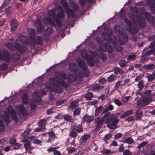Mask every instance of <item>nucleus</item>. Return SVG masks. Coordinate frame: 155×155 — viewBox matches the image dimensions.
Wrapping results in <instances>:
<instances>
[{"mask_svg":"<svg viewBox=\"0 0 155 155\" xmlns=\"http://www.w3.org/2000/svg\"><path fill=\"white\" fill-rule=\"evenodd\" d=\"M81 57L86 61L90 67H92L95 66V61L93 58H95L96 55L94 52H92L90 55H89L85 51L82 50L81 52Z\"/></svg>","mask_w":155,"mask_h":155,"instance_id":"1","label":"nucleus"},{"mask_svg":"<svg viewBox=\"0 0 155 155\" xmlns=\"http://www.w3.org/2000/svg\"><path fill=\"white\" fill-rule=\"evenodd\" d=\"M119 120V119L116 117H110L105 121V123L107 124V127L112 129H115L117 128V124Z\"/></svg>","mask_w":155,"mask_h":155,"instance_id":"2","label":"nucleus"},{"mask_svg":"<svg viewBox=\"0 0 155 155\" xmlns=\"http://www.w3.org/2000/svg\"><path fill=\"white\" fill-rule=\"evenodd\" d=\"M107 118L104 115L101 118L99 117H96L95 118L94 120L95 123L96 124L95 130L96 131H98L100 130L102 127L105 120Z\"/></svg>","mask_w":155,"mask_h":155,"instance_id":"3","label":"nucleus"},{"mask_svg":"<svg viewBox=\"0 0 155 155\" xmlns=\"http://www.w3.org/2000/svg\"><path fill=\"white\" fill-rule=\"evenodd\" d=\"M58 9L60 12L58 13L54 20L58 26L61 27L62 26V24L59 18L63 19L64 17V13L63 9L61 6L59 7Z\"/></svg>","mask_w":155,"mask_h":155,"instance_id":"4","label":"nucleus"},{"mask_svg":"<svg viewBox=\"0 0 155 155\" xmlns=\"http://www.w3.org/2000/svg\"><path fill=\"white\" fill-rule=\"evenodd\" d=\"M49 82L52 84L53 86L55 87V88H54L52 90H51V92H55L57 93H61L62 92V88L61 87H59L58 84H55V81H56V80L55 79V78H50L49 79Z\"/></svg>","mask_w":155,"mask_h":155,"instance_id":"5","label":"nucleus"},{"mask_svg":"<svg viewBox=\"0 0 155 155\" xmlns=\"http://www.w3.org/2000/svg\"><path fill=\"white\" fill-rule=\"evenodd\" d=\"M102 36L104 40L106 41L114 42L113 41L115 37L113 35L112 31L111 30L110 31L107 30L106 31L103 32L102 33Z\"/></svg>","mask_w":155,"mask_h":155,"instance_id":"6","label":"nucleus"},{"mask_svg":"<svg viewBox=\"0 0 155 155\" xmlns=\"http://www.w3.org/2000/svg\"><path fill=\"white\" fill-rule=\"evenodd\" d=\"M14 48L21 54L27 53L28 48L24 45H22L17 41L14 42Z\"/></svg>","mask_w":155,"mask_h":155,"instance_id":"7","label":"nucleus"},{"mask_svg":"<svg viewBox=\"0 0 155 155\" xmlns=\"http://www.w3.org/2000/svg\"><path fill=\"white\" fill-rule=\"evenodd\" d=\"M77 62L80 68L84 71L85 75L88 76L89 74V71L84 61L81 58H78L77 59Z\"/></svg>","mask_w":155,"mask_h":155,"instance_id":"8","label":"nucleus"},{"mask_svg":"<svg viewBox=\"0 0 155 155\" xmlns=\"http://www.w3.org/2000/svg\"><path fill=\"white\" fill-rule=\"evenodd\" d=\"M6 112L7 113V114L11 115L12 119L15 122L17 123L18 121V117L16 115V111L12 106L11 105L8 106Z\"/></svg>","mask_w":155,"mask_h":155,"instance_id":"9","label":"nucleus"},{"mask_svg":"<svg viewBox=\"0 0 155 155\" xmlns=\"http://www.w3.org/2000/svg\"><path fill=\"white\" fill-rule=\"evenodd\" d=\"M47 123L46 120L43 119L40 120L38 123V125L39 127L35 130V132H39L44 131L45 130V125Z\"/></svg>","mask_w":155,"mask_h":155,"instance_id":"10","label":"nucleus"},{"mask_svg":"<svg viewBox=\"0 0 155 155\" xmlns=\"http://www.w3.org/2000/svg\"><path fill=\"white\" fill-rule=\"evenodd\" d=\"M11 54L7 50H4L3 54H0V58L6 62L8 63L10 61Z\"/></svg>","mask_w":155,"mask_h":155,"instance_id":"11","label":"nucleus"},{"mask_svg":"<svg viewBox=\"0 0 155 155\" xmlns=\"http://www.w3.org/2000/svg\"><path fill=\"white\" fill-rule=\"evenodd\" d=\"M114 109L113 106L111 104H109L107 106H104L102 111L101 114H104V115L107 117H108L110 114V111L113 110Z\"/></svg>","mask_w":155,"mask_h":155,"instance_id":"12","label":"nucleus"},{"mask_svg":"<svg viewBox=\"0 0 155 155\" xmlns=\"http://www.w3.org/2000/svg\"><path fill=\"white\" fill-rule=\"evenodd\" d=\"M150 99L146 97H141L137 103V106L139 107H144L148 104L150 101Z\"/></svg>","mask_w":155,"mask_h":155,"instance_id":"13","label":"nucleus"},{"mask_svg":"<svg viewBox=\"0 0 155 155\" xmlns=\"http://www.w3.org/2000/svg\"><path fill=\"white\" fill-rule=\"evenodd\" d=\"M54 75H55V79L57 78L58 80L60 79L59 77L63 80H66L67 79V76L66 73L63 71H56L54 72Z\"/></svg>","mask_w":155,"mask_h":155,"instance_id":"14","label":"nucleus"},{"mask_svg":"<svg viewBox=\"0 0 155 155\" xmlns=\"http://www.w3.org/2000/svg\"><path fill=\"white\" fill-rule=\"evenodd\" d=\"M136 21L141 28H144L145 27L146 23L145 20L142 18L141 15L137 16Z\"/></svg>","mask_w":155,"mask_h":155,"instance_id":"15","label":"nucleus"},{"mask_svg":"<svg viewBox=\"0 0 155 155\" xmlns=\"http://www.w3.org/2000/svg\"><path fill=\"white\" fill-rule=\"evenodd\" d=\"M146 19L150 24L153 25L155 24L154 18L150 15L148 12H146L145 13Z\"/></svg>","mask_w":155,"mask_h":155,"instance_id":"16","label":"nucleus"},{"mask_svg":"<svg viewBox=\"0 0 155 155\" xmlns=\"http://www.w3.org/2000/svg\"><path fill=\"white\" fill-rule=\"evenodd\" d=\"M94 116L93 115L89 116L88 115H84L83 117L82 121L83 122H86L87 123L90 124L94 119Z\"/></svg>","mask_w":155,"mask_h":155,"instance_id":"17","label":"nucleus"},{"mask_svg":"<svg viewBox=\"0 0 155 155\" xmlns=\"http://www.w3.org/2000/svg\"><path fill=\"white\" fill-rule=\"evenodd\" d=\"M17 108L19 110L21 115L25 116H27L28 112L22 104H21L20 105H17Z\"/></svg>","mask_w":155,"mask_h":155,"instance_id":"18","label":"nucleus"},{"mask_svg":"<svg viewBox=\"0 0 155 155\" xmlns=\"http://www.w3.org/2000/svg\"><path fill=\"white\" fill-rule=\"evenodd\" d=\"M36 24L37 25V32L41 33L44 29V27L42 25V22L40 20L38 19L36 21Z\"/></svg>","mask_w":155,"mask_h":155,"instance_id":"19","label":"nucleus"},{"mask_svg":"<svg viewBox=\"0 0 155 155\" xmlns=\"http://www.w3.org/2000/svg\"><path fill=\"white\" fill-rule=\"evenodd\" d=\"M69 68L72 72H74L75 73L78 71V68L77 64L74 62H72L70 63Z\"/></svg>","mask_w":155,"mask_h":155,"instance_id":"20","label":"nucleus"},{"mask_svg":"<svg viewBox=\"0 0 155 155\" xmlns=\"http://www.w3.org/2000/svg\"><path fill=\"white\" fill-rule=\"evenodd\" d=\"M90 137V136L89 134H86L82 135L80 140V144L84 145Z\"/></svg>","mask_w":155,"mask_h":155,"instance_id":"21","label":"nucleus"},{"mask_svg":"<svg viewBox=\"0 0 155 155\" xmlns=\"http://www.w3.org/2000/svg\"><path fill=\"white\" fill-rule=\"evenodd\" d=\"M10 26L12 31H14L17 29L18 26V21L16 20H12L11 22Z\"/></svg>","mask_w":155,"mask_h":155,"instance_id":"22","label":"nucleus"},{"mask_svg":"<svg viewBox=\"0 0 155 155\" xmlns=\"http://www.w3.org/2000/svg\"><path fill=\"white\" fill-rule=\"evenodd\" d=\"M143 113V111L141 109L138 108L135 112L136 120H140L142 117Z\"/></svg>","mask_w":155,"mask_h":155,"instance_id":"23","label":"nucleus"},{"mask_svg":"<svg viewBox=\"0 0 155 155\" xmlns=\"http://www.w3.org/2000/svg\"><path fill=\"white\" fill-rule=\"evenodd\" d=\"M72 127L78 133H80L83 131V127L81 124L78 125H74Z\"/></svg>","mask_w":155,"mask_h":155,"instance_id":"24","label":"nucleus"},{"mask_svg":"<svg viewBox=\"0 0 155 155\" xmlns=\"http://www.w3.org/2000/svg\"><path fill=\"white\" fill-rule=\"evenodd\" d=\"M21 58V55L18 53L13 54L11 56V60L13 62H18Z\"/></svg>","mask_w":155,"mask_h":155,"instance_id":"25","label":"nucleus"},{"mask_svg":"<svg viewBox=\"0 0 155 155\" xmlns=\"http://www.w3.org/2000/svg\"><path fill=\"white\" fill-rule=\"evenodd\" d=\"M19 40L25 45H27L30 42L29 39L24 35H20L19 36Z\"/></svg>","mask_w":155,"mask_h":155,"instance_id":"26","label":"nucleus"},{"mask_svg":"<svg viewBox=\"0 0 155 155\" xmlns=\"http://www.w3.org/2000/svg\"><path fill=\"white\" fill-rule=\"evenodd\" d=\"M67 78L69 83L75 82L77 79V77L72 74H69L68 75Z\"/></svg>","mask_w":155,"mask_h":155,"instance_id":"27","label":"nucleus"},{"mask_svg":"<svg viewBox=\"0 0 155 155\" xmlns=\"http://www.w3.org/2000/svg\"><path fill=\"white\" fill-rule=\"evenodd\" d=\"M53 32V29L51 27H48L44 31V35L47 37L50 35Z\"/></svg>","mask_w":155,"mask_h":155,"instance_id":"28","label":"nucleus"},{"mask_svg":"<svg viewBox=\"0 0 155 155\" xmlns=\"http://www.w3.org/2000/svg\"><path fill=\"white\" fill-rule=\"evenodd\" d=\"M55 82L59 84L61 86L64 88H68L69 87L68 84L67 83H66L63 80H61L59 81L56 80Z\"/></svg>","mask_w":155,"mask_h":155,"instance_id":"29","label":"nucleus"},{"mask_svg":"<svg viewBox=\"0 0 155 155\" xmlns=\"http://www.w3.org/2000/svg\"><path fill=\"white\" fill-rule=\"evenodd\" d=\"M21 100L23 104H28L29 98L27 94L25 93L23 94L22 97H21Z\"/></svg>","mask_w":155,"mask_h":155,"instance_id":"30","label":"nucleus"},{"mask_svg":"<svg viewBox=\"0 0 155 155\" xmlns=\"http://www.w3.org/2000/svg\"><path fill=\"white\" fill-rule=\"evenodd\" d=\"M24 142L25 143L24 144V147L25 148L27 151H29L31 150L30 142L29 140L27 139L25 140H24Z\"/></svg>","mask_w":155,"mask_h":155,"instance_id":"31","label":"nucleus"},{"mask_svg":"<svg viewBox=\"0 0 155 155\" xmlns=\"http://www.w3.org/2000/svg\"><path fill=\"white\" fill-rule=\"evenodd\" d=\"M133 113V111L132 110H127L120 116V118H124L132 114Z\"/></svg>","mask_w":155,"mask_h":155,"instance_id":"32","label":"nucleus"},{"mask_svg":"<svg viewBox=\"0 0 155 155\" xmlns=\"http://www.w3.org/2000/svg\"><path fill=\"white\" fill-rule=\"evenodd\" d=\"M66 12L69 16L72 18H74L75 16V12L71 8H68L66 11Z\"/></svg>","mask_w":155,"mask_h":155,"instance_id":"33","label":"nucleus"},{"mask_svg":"<svg viewBox=\"0 0 155 155\" xmlns=\"http://www.w3.org/2000/svg\"><path fill=\"white\" fill-rule=\"evenodd\" d=\"M71 130L70 131L69 136L70 137L75 138L78 136L77 133L72 127L71 128Z\"/></svg>","mask_w":155,"mask_h":155,"instance_id":"34","label":"nucleus"},{"mask_svg":"<svg viewBox=\"0 0 155 155\" xmlns=\"http://www.w3.org/2000/svg\"><path fill=\"white\" fill-rule=\"evenodd\" d=\"M104 108L103 105H100L96 108L95 110L94 116H97L102 111Z\"/></svg>","mask_w":155,"mask_h":155,"instance_id":"35","label":"nucleus"},{"mask_svg":"<svg viewBox=\"0 0 155 155\" xmlns=\"http://www.w3.org/2000/svg\"><path fill=\"white\" fill-rule=\"evenodd\" d=\"M63 117L64 120L67 122H71L73 120V119L71 116L68 114L64 115Z\"/></svg>","mask_w":155,"mask_h":155,"instance_id":"36","label":"nucleus"},{"mask_svg":"<svg viewBox=\"0 0 155 155\" xmlns=\"http://www.w3.org/2000/svg\"><path fill=\"white\" fill-rule=\"evenodd\" d=\"M5 46L10 51H13L14 48V45L12 42H8L5 44Z\"/></svg>","mask_w":155,"mask_h":155,"instance_id":"37","label":"nucleus"},{"mask_svg":"<svg viewBox=\"0 0 155 155\" xmlns=\"http://www.w3.org/2000/svg\"><path fill=\"white\" fill-rule=\"evenodd\" d=\"M35 40L37 45H42L43 41L42 37L41 35L37 36Z\"/></svg>","mask_w":155,"mask_h":155,"instance_id":"38","label":"nucleus"},{"mask_svg":"<svg viewBox=\"0 0 155 155\" xmlns=\"http://www.w3.org/2000/svg\"><path fill=\"white\" fill-rule=\"evenodd\" d=\"M146 78H147V81L150 82L155 79V75L153 73L152 74H148V75L146 76Z\"/></svg>","mask_w":155,"mask_h":155,"instance_id":"39","label":"nucleus"},{"mask_svg":"<svg viewBox=\"0 0 155 155\" xmlns=\"http://www.w3.org/2000/svg\"><path fill=\"white\" fill-rule=\"evenodd\" d=\"M8 64L5 63H3L0 65V70L1 71H5L8 68Z\"/></svg>","mask_w":155,"mask_h":155,"instance_id":"40","label":"nucleus"},{"mask_svg":"<svg viewBox=\"0 0 155 155\" xmlns=\"http://www.w3.org/2000/svg\"><path fill=\"white\" fill-rule=\"evenodd\" d=\"M32 96L33 97L34 99H35L36 97H37L39 98V99L38 100H35V101L36 102H39L40 101H41V97L40 95H39V94L37 92L35 91L34 92H33L32 94Z\"/></svg>","mask_w":155,"mask_h":155,"instance_id":"41","label":"nucleus"},{"mask_svg":"<svg viewBox=\"0 0 155 155\" xmlns=\"http://www.w3.org/2000/svg\"><path fill=\"white\" fill-rule=\"evenodd\" d=\"M101 153L104 155H109L110 154L112 153L111 150L106 148H103V150L101 151Z\"/></svg>","mask_w":155,"mask_h":155,"instance_id":"42","label":"nucleus"},{"mask_svg":"<svg viewBox=\"0 0 155 155\" xmlns=\"http://www.w3.org/2000/svg\"><path fill=\"white\" fill-rule=\"evenodd\" d=\"M30 38L32 39H35L36 35L35 31L34 28L31 29L29 33Z\"/></svg>","mask_w":155,"mask_h":155,"instance_id":"43","label":"nucleus"},{"mask_svg":"<svg viewBox=\"0 0 155 155\" xmlns=\"http://www.w3.org/2000/svg\"><path fill=\"white\" fill-rule=\"evenodd\" d=\"M129 29L131 33L133 35L136 34L137 32V30L135 28L133 25V26L129 27Z\"/></svg>","mask_w":155,"mask_h":155,"instance_id":"44","label":"nucleus"},{"mask_svg":"<svg viewBox=\"0 0 155 155\" xmlns=\"http://www.w3.org/2000/svg\"><path fill=\"white\" fill-rule=\"evenodd\" d=\"M120 27L118 25H115L113 28V30L115 33L120 34L121 32Z\"/></svg>","mask_w":155,"mask_h":155,"instance_id":"45","label":"nucleus"},{"mask_svg":"<svg viewBox=\"0 0 155 155\" xmlns=\"http://www.w3.org/2000/svg\"><path fill=\"white\" fill-rule=\"evenodd\" d=\"M98 56L103 61H105L107 58V57L106 55L104 53H100L98 55Z\"/></svg>","mask_w":155,"mask_h":155,"instance_id":"46","label":"nucleus"},{"mask_svg":"<svg viewBox=\"0 0 155 155\" xmlns=\"http://www.w3.org/2000/svg\"><path fill=\"white\" fill-rule=\"evenodd\" d=\"M11 0H5L3 3L0 7L1 8H4L8 5L11 2Z\"/></svg>","mask_w":155,"mask_h":155,"instance_id":"47","label":"nucleus"},{"mask_svg":"<svg viewBox=\"0 0 155 155\" xmlns=\"http://www.w3.org/2000/svg\"><path fill=\"white\" fill-rule=\"evenodd\" d=\"M125 143L128 144H132L134 142V140L131 137H128L125 139Z\"/></svg>","mask_w":155,"mask_h":155,"instance_id":"48","label":"nucleus"},{"mask_svg":"<svg viewBox=\"0 0 155 155\" xmlns=\"http://www.w3.org/2000/svg\"><path fill=\"white\" fill-rule=\"evenodd\" d=\"M93 94L91 92L87 93L85 95V98L87 101L91 100V98L93 97Z\"/></svg>","mask_w":155,"mask_h":155,"instance_id":"49","label":"nucleus"},{"mask_svg":"<svg viewBox=\"0 0 155 155\" xmlns=\"http://www.w3.org/2000/svg\"><path fill=\"white\" fill-rule=\"evenodd\" d=\"M144 67L147 69H153L155 67V65L153 64H149L144 65Z\"/></svg>","mask_w":155,"mask_h":155,"instance_id":"50","label":"nucleus"},{"mask_svg":"<svg viewBox=\"0 0 155 155\" xmlns=\"http://www.w3.org/2000/svg\"><path fill=\"white\" fill-rule=\"evenodd\" d=\"M93 89L94 90H101L103 88L98 84H95L92 87Z\"/></svg>","mask_w":155,"mask_h":155,"instance_id":"51","label":"nucleus"},{"mask_svg":"<svg viewBox=\"0 0 155 155\" xmlns=\"http://www.w3.org/2000/svg\"><path fill=\"white\" fill-rule=\"evenodd\" d=\"M5 117L4 118V121L6 125H8L10 122V118L8 114H6L5 113Z\"/></svg>","mask_w":155,"mask_h":155,"instance_id":"52","label":"nucleus"},{"mask_svg":"<svg viewBox=\"0 0 155 155\" xmlns=\"http://www.w3.org/2000/svg\"><path fill=\"white\" fill-rule=\"evenodd\" d=\"M71 5L74 10L76 11L79 8L77 4L74 2H71Z\"/></svg>","mask_w":155,"mask_h":155,"instance_id":"53","label":"nucleus"},{"mask_svg":"<svg viewBox=\"0 0 155 155\" xmlns=\"http://www.w3.org/2000/svg\"><path fill=\"white\" fill-rule=\"evenodd\" d=\"M125 23L128 26L129 28L133 26L131 21L129 20L127 18H125L124 19Z\"/></svg>","mask_w":155,"mask_h":155,"instance_id":"54","label":"nucleus"},{"mask_svg":"<svg viewBox=\"0 0 155 155\" xmlns=\"http://www.w3.org/2000/svg\"><path fill=\"white\" fill-rule=\"evenodd\" d=\"M112 137V135L111 134L106 135L103 138V140L105 142V143H107V140H109L110 138H111Z\"/></svg>","mask_w":155,"mask_h":155,"instance_id":"55","label":"nucleus"},{"mask_svg":"<svg viewBox=\"0 0 155 155\" xmlns=\"http://www.w3.org/2000/svg\"><path fill=\"white\" fill-rule=\"evenodd\" d=\"M133 13H130L128 14V17L129 18L132 20V21H135V18H137V16Z\"/></svg>","mask_w":155,"mask_h":155,"instance_id":"56","label":"nucleus"},{"mask_svg":"<svg viewBox=\"0 0 155 155\" xmlns=\"http://www.w3.org/2000/svg\"><path fill=\"white\" fill-rule=\"evenodd\" d=\"M67 150L68 153L70 154L74 152L76 150V149L74 147L69 146L67 147Z\"/></svg>","mask_w":155,"mask_h":155,"instance_id":"57","label":"nucleus"},{"mask_svg":"<svg viewBox=\"0 0 155 155\" xmlns=\"http://www.w3.org/2000/svg\"><path fill=\"white\" fill-rule=\"evenodd\" d=\"M148 141H145L140 143L137 146V148L140 149L142 147L145 146L146 144L148 143Z\"/></svg>","mask_w":155,"mask_h":155,"instance_id":"58","label":"nucleus"},{"mask_svg":"<svg viewBox=\"0 0 155 155\" xmlns=\"http://www.w3.org/2000/svg\"><path fill=\"white\" fill-rule=\"evenodd\" d=\"M47 20L51 26L55 27H56L57 25L53 20L50 18H48L47 19Z\"/></svg>","mask_w":155,"mask_h":155,"instance_id":"59","label":"nucleus"},{"mask_svg":"<svg viewBox=\"0 0 155 155\" xmlns=\"http://www.w3.org/2000/svg\"><path fill=\"white\" fill-rule=\"evenodd\" d=\"M31 140H33V143L35 144H38L41 143L40 140L38 139L37 138H35L34 136H32L31 137Z\"/></svg>","mask_w":155,"mask_h":155,"instance_id":"60","label":"nucleus"},{"mask_svg":"<svg viewBox=\"0 0 155 155\" xmlns=\"http://www.w3.org/2000/svg\"><path fill=\"white\" fill-rule=\"evenodd\" d=\"M137 86L139 88L143 90L144 86L143 80H141L139 81L138 83Z\"/></svg>","mask_w":155,"mask_h":155,"instance_id":"61","label":"nucleus"},{"mask_svg":"<svg viewBox=\"0 0 155 155\" xmlns=\"http://www.w3.org/2000/svg\"><path fill=\"white\" fill-rule=\"evenodd\" d=\"M104 47L106 49V50H108L109 52H112V50L111 49V46L109 44H107V45L105 44L104 45Z\"/></svg>","mask_w":155,"mask_h":155,"instance_id":"62","label":"nucleus"},{"mask_svg":"<svg viewBox=\"0 0 155 155\" xmlns=\"http://www.w3.org/2000/svg\"><path fill=\"white\" fill-rule=\"evenodd\" d=\"M70 105L71 107L74 108L78 106V103L77 101H74L71 103Z\"/></svg>","mask_w":155,"mask_h":155,"instance_id":"63","label":"nucleus"},{"mask_svg":"<svg viewBox=\"0 0 155 155\" xmlns=\"http://www.w3.org/2000/svg\"><path fill=\"white\" fill-rule=\"evenodd\" d=\"M81 111V109L80 108H77L75 109L73 112V114L74 115H79Z\"/></svg>","mask_w":155,"mask_h":155,"instance_id":"64","label":"nucleus"}]
</instances>
